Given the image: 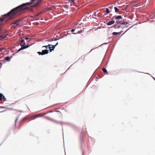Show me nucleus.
<instances>
[{
    "label": "nucleus",
    "instance_id": "1",
    "mask_svg": "<svg viewBox=\"0 0 155 155\" xmlns=\"http://www.w3.org/2000/svg\"><path fill=\"white\" fill-rule=\"evenodd\" d=\"M35 0H31L30 2L23 3L12 9L7 14L5 15L4 16H2L0 17V22L4 20L5 18V17L6 16H9V19L15 18L17 17V14L18 12L29 9V8L28 6L33 3L35 2Z\"/></svg>",
    "mask_w": 155,
    "mask_h": 155
},
{
    "label": "nucleus",
    "instance_id": "2",
    "mask_svg": "<svg viewBox=\"0 0 155 155\" xmlns=\"http://www.w3.org/2000/svg\"><path fill=\"white\" fill-rule=\"evenodd\" d=\"M25 41L23 40H22L21 41L20 43V45L21 46V48L19 49L18 51H20L23 50L24 49L30 46V45H27V46H25Z\"/></svg>",
    "mask_w": 155,
    "mask_h": 155
},
{
    "label": "nucleus",
    "instance_id": "3",
    "mask_svg": "<svg viewBox=\"0 0 155 155\" xmlns=\"http://www.w3.org/2000/svg\"><path fill=\"white\" fill-rule=\"evenodd\" d=\"M21 19H18L17 20H16L14 22L12 23L11 24V25H15L14 26V27L20 25L21 23Z\"/></svg>",
    "mask_w": 155,
    "mask_h": 155
},
{
    "label": "nucleus",
    "instance_id": "4",
    "mask_svg": "<svg viewBox=\"0 0 155 155\" xmlns=\"http://www.w3.org/2000/svg\"><path fill=\"white\" fill-rule=\"evenodd\" d=\"M42 116L40 114H37L34 115L28 118V120H34L36 118L41 117Z\"/></svg>",
    "mask_w": 155,
    "mask_h": 155
},
{
    "label": "nucleus",
    "instance_id": "5",
    "mask_svg": "<svg viewBox=\"0 0 155 155\" xmlns=\"http://www.w3.org/2000/svg\"><path fill=\"white\" fill-rule=\"evenodd\" d=\"M112 7L111 6L109 7L108 8H106V13L104 14V15H107L108 14L110 13L111 12Z\"/></svg>",
    "mask_w": 155,
    "mask_h": 155
},
{
    "label": "nucleus",
    "instance_id": "6",
    "mask_svg": "<svg viewBox=\"0 0 155 155\" xmlns=\"http://www.w3.org/2000/svg\"><path fill=\"white\" fill-rule=\"evenodd\" d=\"M77 2L78 1L76 0H69L68 1V3L71 4V6L72 5H76Z\"/></svg>",
    "mask_w": 155,
    "mask_h": 155
},
{
    "label": "nucleus",
    "instance_id": "7",
    "mask_svg": "<svg viewBox=\"0 0 155 155\" xmlns=\"http://www.w3.org/2000/svg\"><path fill=\"white\" fill-rule=\"evenodd\" d=\"M41 0H36L35 1V2H36V3L32 7H35L38 6L40 4V2Z\"/></svg>",
    "mask_w": 155,
    "mask_h": 155
},
{
    "label": "nucleus",
    "instance_id": "8",
    "mask_svg": "<svg viewBox=\"0 0 155 155\" xmlns=\"http://www.w3.org/2000/svg\"><path fill=\"white\" fill-rule=\"evenodd\" d=\"M58 44V43L57 42L56 44L55 45H51L52 46V48H51V47H49V50H50V52H51L52 51H53L54 48H55V47H56V46Z\"/></svg>",
    "mask_w": 155,
    "mask_h": 155
},
{
    "label": "nucleus",
    "instance_id": "9",
    "mask_svg": "<svg viewBox=\"0 0 155 155\" xmlns=\"http://www.w3.org/2000/svg\"><path fill=\"white\" fill-rule=\"evenodd\" d=\"M113 19H122L123 18L120 15H119L117 16H113Z\"/></svg>",
    "mask_w": 155,
    "mask_h": 155
},
{
    "label": "nucleus",
    "instance_id": "10",
    "mask_svg": "<svg viewBox=\"0 0 155 155\" xmlns=\"http://www.w3.org/2000/svg\"><path fill=\"white\" fill-rule=\"evenodd\" d=\"M115 22V21L114 20H112L109 21L107 22V25H110L114 24Z\"/></svg>",
    "mask_w": 155,
    "mask_h": 155
},
{
    "label": "nucleus",
    "instance_id": "11",
    "mask_svg": "<svg viewBox=\"0 0 155 155\" xmlns=\"http://www.w3.org/2000/svg\"><path fill=\"white\" fill-rule=\"evenodd\" d=\"M49 51V50L45 49V50H43L42 51V54H43V55L47 54L48 53Z\"/></svg>",
    "mask_w": 155,
    "mask_h": 155
},
{
    "label": "nucleus",
    "instance_id": "12",
    "mask_svg": "<svg viewBox=\"0 0 155 155\" xmlns=\"http://www.w3.org/2000/svg\"><path fill=\"white\" fill-rule=\"evenodd\" d=\"M57 87V85H52L50 88L49 90H52L53 89H54Z\"/></svg>",
    "mask_w": 155,
    "mask_h": 155
},
{
    "label": "nucleus",
    "instance_id": "13",
    "mask_svg": "<svg viewBox=\"0 0 155 155\" xmlns=\"http://www.w3.org/2000/svg\"><path fill=\"white\" fill-rule=\"evenodd\" d=\"M12 57H10L9 56H7L5 58V59L8 61H9L10 60L11 58Z\"/></svg>",
    "mask_w": 155,
    "mask_h": 155
},
{
    "label": "nucleus",
    "instance_id": "14",
    "mask_svg": "<svg viewBox=\"0 0 155 155\" xmlns=\"http://www.w3.org/2000/svg\"><path fill=\"white\" fill-rule=\"evenodd\" d=\"M103 71L104 73H106L107 74H108V72H107V70L106 68H103Z\"/></svg>",
    "mask_w": 155,
    "mask_h": 155
},
{
    "label": "nucleus",
    "instance_id": "15",
    "mask_svg": "<svg viewBox=\"0 0 155 155\" xmlns=\"http://www.w3.org/2000/svg\"><path fill=\"white\" fill-rule=\"evenodd\" d=\"M114 8L115 10V12H119V10H120V9L118 8L117 7H114Z\"/></svg>",
    "mask_w": 155,
    "mask_h": 155
},
{
    "label": "nucleus",
    "instance_id": "16",
    "mask_svg": "<svg viewBox=\"0 0 155 155\" xmlns=\"http://www.w3.org/2000/svg\"><path fill=\"white\" fill-rule=\"evenodd\" d=\"M6 35L5 36V35H2L0 36V40L5 38L6 37Z\"/></svg>",
    "mask_w": 155,
    "mask_h": 155
},
{
    "label": "nucleus",
    "instance_id": "17",
    "mask_svg": "<svg viewBox=\"0 0 155 155\" xmlns=\"http://www.w3.org/2000/svg\"><path fill=\"white\" fill-rule=\"evenodd\" d=\"M3 95L2 94L0 93V101L2 100Z\"/></svg>",
    "mask_w": 155,
    "mask_h": 155
},
{
    "label": "nucleus",
    "instance_id": "18",
    "mask_svg": "<svg viewBox=\"0 0 155 155\" xmlns=\"http://www.w3.org/2000/svg\"><path fill=\"white\" fill-rule=\"evenodd\" d=\"M51 45H48L43 46L42 47L43 48V47H45L47 48H49V47H48L50 46H51Z\"/></svg>",
    "mask_w": 155,
    "mask_h": 155
},
{
    "label": "nucleus",
    "instance_id": "19",
    "mask_svg": "<svg viewBox=\"0 0 155 155\" xmlns=\"http://www.w3.org/2000/svg\"><path fill=\"white\" fill-rule=\"evenodd\" d=\"M83 32V31L82 30H81L80 31H78L77 32L75 33H74V34H77V33H80L81 32Z\"/></svg>",
    "mask_w": 155,
    "mask_h": 155
},
{
    "label": "nucleus",
    "instance_id": "20",
    "mask_svg": "<svg viewBox=\"0 0 155 155\" xmlns=\"http://www.w3.org/2000/svg\"><path fill=\"white\" fill-rule=\"evenodd\" d=\"M128 24V22H123L121 24H122V25H126L127 24Z\"/></svg>",
    "mask_w": 155,
    "mask_h": 155
},
{
    "label": "nucleus",
    "instance_id": "21",
    "mask_svg": "<svg viewBox=\"0 0 155 155\" xmlns=\"http://www.w3.org/2000/svg\"><path fill=\"white\" fill-rule=\"evenodd\" d=\"M2 99L4 100L5 101H7L6 98L5 97V96L4 95H3Z\"/></svg>",
    "mask_w": 155,
    "mask_h": 155
},
{
    "label": "nucleus",
    "instance_id": "22",
    "mask_svg": "<svg viewBox=\"0 0 155 155\" xmlns=\"http://www.w3.org/2000/svg\"><path fill=\"white\" fill-rule=\"evenodd\" d=\"M38 53L39 55H43V54H42V52H38Z\"/></svg>",
    "mask_w": 155,
    "mask_h": 155
},
{
    "label": "nucleus",
    "instance_id": "23",
    "mask_svg": "<svg viewBox=\"0 0 155 155\" xmlns=\"http://www.w3.org/2000/svg\"><path fill=\"white\" fill-rule=\"evenodd\" d=\"M118 33V32H113L112 33V35H117Z\"/></svg>",
    "mask_w": 155,
    "mask_h": 155
},
{
    "label": "nucleus",
    "instance_id": "24",
    "mask_svg": "<svg viewBox=\"0 0 155 155\" xmlns=\"http://www.w3.org/2000/svg\"><path fill=\"white\" fill-rule=\"evenodd\" d=\"M134 2H137L139 1L140 0H132Z\"/></svg>",
    "mask_w": 155,
    "mask_h": 155
},
{
    "label": "nucleus",
    "instance_id": "25",
    "mask_svg": "<svg viewBox=\"0 0 155 155\" xmlns=\"http://www.w3.org/2000/svg\"><path fill=\"white\" fill-rule=\"evenodd\" d=\"M18 117L17 118H16V119L15 120V125H16V123H17V120L18 119Z\"/></svg>",
    "mask_w": 155,
    "mask_h": 155
},
{
    "label": "nucleus",
    "instance_id": "26",
    "mask_svg": "<svg viewBox=\"0 0 155 155\" xmlns=\"http://www.w3.org/2000/svg\"><path fill=\"white\" fill-rule=\"evenodd\" d=\"M4 49V48H2L0 49V52H2V51Z\"/></svg>",
    "mask_w": 155,
    "mask_h": 155
},
{
    "label": "nucleus",
    "instance_id": "27",
    "mask_svg": "<svg viewBox=\"0 0 155 155\" xmlns=\"http://www.w3.org/2000/svg\"><path fill=\"white\" fill-rule=\"evenodd\" d=\"M74 31H75V29H73L71 30V32H74Z\"/></svg>",
    "mask_w": 155,
    "mask_h": 155
},
{
    "label": "nucleus",
    "instance_id": "28",
    "mask_svg": "<svg viewBox=\"0 0 155 155\" xmlns=\"http://www.w3.org/2000/svg\"><path fill=\"white\" fill-rule=\"evenodd\" d=\"M29 39V38H28V37H26V38H25V39L26 40H28Z\"/></svg>",
    "mask_w": 155,
    "mask_h": 155
},
{
    "label": "nucleus",
    "instance_id": "29",
    "mask_svg": "<svg viewBox=\"0 0 155 155\" xmlns=\"http://www.w3.org/2000/svg\"><path fill=\"white\" fill-rule=\"evenodd\" d=\"M41 13H39V14L36 15L35 16H37L39 15Z\"/></svg>",
    "mask_w": 155,
    "mask_h": 155
},
{
    "label": "nucleus",
    "instance_id": "30",
    "mask_svg": "<svg viewBox=\"0 0 155 155\" xmlns=\"http://www.w3.org/2000/svg\"><path fill=\"white\" fill-rule=\"evenodd\" d=\"M0 108H5V107H1V106H0Z\"/></svg>",
    "mask_w": 155,
    "mask_h": 155
},
{
    "label": "nucleus",
    "instance_id": "31",
    "mask_svg": "<svg viewBox=\"0 0 155 155\" xmlns=\"http://www.w3.org/2000/svg\"><path fill=\"white\" fill-rule=\"evenodd\" d=\"M2 65V64L0 62V66H1Z\"/></svg>",
    "mask_w": 155,
    "mask_h": 155
}]
</instances>
